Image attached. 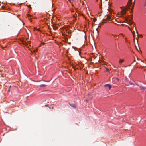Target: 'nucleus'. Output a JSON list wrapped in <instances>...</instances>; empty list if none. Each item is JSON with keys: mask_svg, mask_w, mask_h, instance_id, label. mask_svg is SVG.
<instances>
[{"mask_svg": "<svg viewBox=\"0 0 146 146\" xmlns=\"http://www.w3.org/2000/svg\"><path fill=\"white\" fill-rule=\"evenodd\" d=\"M132 2V0H129L128 3L127 5V8L122 9L121 12L122 15H124L126 13V10L130 8V7Z\"/></svg>", "mask_w": 146, "mask_h": 146, "instance_id": "obj_1", "label": "nucleus"}, {"mask_svg": "<svg viewBox=\"0 0 146 146\" xmlns=\"http://www.w3.org/2000/svg\"><path fill=\"white\" fill-rule=\"evenodd\" d=\"M45 81L42 80L41 81H38L39 82L38 83L39 86L40 87H46L47 86V85L45 84L44 83V82Z\"/></svg>", "mask_w": 146, "mask_h": 146, "instance_id": "obj_2", "label": "nucleus"}, {"mask_svg": "<svg viewBox=\"0 0 146 146\" xmlns=\"http://www.w3.org/2000/svg\"><path fill=\"white\" fill-rule=\"evenodd\" d=\"M126 21L128 22V23H129L130 25L131 24H133L134 25H135V24L134 22H132L130 19H128V18L127 17H126Z\"/></svg>", "mask_w": 146, "mask_h": 146, "instance_id": "obj_3", "label": "nucleus"}, {"mask_svg": "<svg viewBox=\"0 0 146 146\" xmlns=\"http://www.w3.org/2000/svg\"><path fill=\"white\" fill-rule=\"evenodd\" d=\"M104 86L105 87H108L110 90V89L111 88V85L109 84H106Z\"/></svg>", "mask_w": 146, "mask_h": 146, "instance_id": "obj_4", "label": "nucleus"}, {"mask_svg": "<svg viewBox=\"0 0 146 146\" xmlns=\"http://www.w3.org/2000/svg\"><path fill=\"white\" fill-rule=\"evenodd\" d=\"M69 104L72 107H73L74 108H76V105L75 104L73 103V104H70L69 103Z\"/></svg>", "mask_w": 146, "mask_h": 146, "instance_id": "obj_5", "label": "nucleus"}, {"mask_svg": "<svg viewBox=\"0 0 146 146\" xmlns=\"http://www.w3.org/2000/svg\"><path fill=\"white\" fill-rule=\"evenodd\" d=\"M140 89L141 90H145L146 89V87H143L142 86H141L139 87Z\"/></svg>", "mask_w": 146, "mask_h": 146, "instance_id": "obj_6", "label": "nucleus"}, {"mask_svg": "<svg viewBox=\"0 0 146 146\" xmlns=\"http://www.w3.org/2000/svg\"><path fill=\"white\" fill-rule=\"evenodd\" d=\"M106 20H108V19L110 20V19H111V17L110 16L108 15H106Z\"/></svg>", "mask_w": 146, "mask_h": 146, "instance_id": "obj_7", "label": "nucleus"}, {"mask_svg": "<svg viewBox=\"0 0 146 146\" xmlns=\"http://www.w3.org/2000/svg\"><path fill=\"white\" fill-rule=\"evenodd\" d=\"M124 61V60L123 59L122 60H120L119 62V63H121L123 62Z\"/></svg>", "mask_w": 146, "mask_h": 146, "instance_id": "obj_8", "label": "nucleus"}, {"mask_svg": "<svg viewBox=\"0 0 146 146\" xmlns=\"http://www.w3.org/2000/svg\"><path fill=\"white\" fill-rule=\"evenodd\" d=\"M144 6L146 8V0H145L144 3Z\"/></svg>", "mask_w": 146, "mask_h": 146, "instance_id": "obj_9", "label": "nucleus"}, {"mask_svg": "<svg viewBox=\"0 0 146 146\" xmlns=\"http://www.w3.org/2000/svg\"><path fill=\"white\" fill-rule=\"evenodd\" d=\"M106 69L107 72H108L109 73H110V72L109 71V69L108 68H106Z\"/></svg>", "mask_w": 146, "mask_h": 146, "instance_id": "obj_10", "label": "nucleus"}, {"mask_svg": "<svg viewBox=\"0 0 146 146\" xmlns=\"http://www.w3.org/2000/svg\"><path fill=\"white\" fill-rule=\"evenodd\" d=\"M131 85H134V86L136 85H137L136 83H131Z\"/></svg>", "mask_w": 146, "mask_h": 146, "instance_id": "obj_11", "label": "nucleus"}, {"mask_svg": "<svg viewBox=\"0 0 146 146\" xmlns=\"http://www.w3.org/2000/svg\"><path fill=\"white\" fill-rule=\"evenodd\" d=\"M93 21L94 22H95V21H96V18H94L93 19Z\"/></svg>", "mask_w": 146, "mask_h": 146, "instance_id": "obj_12", "label": "nucleus"}, {"mask_svg": "<svg viewBox=\"0 0 146 146\" xmlns=\"http://www.w3.org/2000/svg\"><path fill=\"white\" fill-rule=\"evenodd\" d=\"M11 86H10L9 89L7 90L8 92H10V91Z\"/></svg>", "mask_w": 146, "mask_h": 146, "instance_id": "obj_13", "label": "nucleus"}, {"mask_svg": "<svg viewBox=\"0 0 146 146\" xmlns=\"http://www.w3.org/2000/svg\"><path fill=\"white\" fill-rule=\"evenodd\" d=\"M134 30H135L136 31L137 33V34H138V32L137 31L135 27V29H134Z\"/></svg>", "mask_w": 146, "mask_h": 146, "instance_id": "obj_14", "label": "nucleus"}, {"mask_svg": "<svg viewBox=\"0 0 146 146\" xmlns=\"http://www.w3.org/2000/svg\"><path fill=\"white\" fill-rule=\"evenodd\" d=\"M135 61H136V60H135V59H134V60L131 63V64H133V63L134 62H135Z\"/></svg>", "mask_w": 146, "mask_h": 146, "instance_id": "obj_15", "label": "nucleus"}, {"mask_svg": "<svg viewBox=\"0 0 146 146\" xmlns=\"http://www.w3.org/2000/svg\"><path fill=\"white\" fill-rule=\"evenodd\" d=\"M133 37L134 38H135V34L133 33Z\"/></svg>", "mask_w": 146, "mask_h": 146, "instance_id": "obj_16", "label": "nucleus"}, {"mask_svg": "<svg viewBox=\"0 0 146 146\" xmlns=\"http://www.w3.org/2000/svg\"><path fill=\"white\" fill-rule=\"evenodd\" d=\"M37 50V49H36V50H33V52H36Z\"/></svg>", "mask_w": 146, "mask_h": 146, "instance_id": "obj_17", "label": "nucleus"}, {"mask_svg": "<svg viewBox=\"0 0 146 146\" xmlns=\"http://www.w3.org/2000/svg\"><path fill=\"white\" fill-rule=\"evenodd\" d=\"M96 30L97 31V34H98V28H97L96 29Z\"/></svg>", "mask_w": 146, "mask_h": 146, "instance_id": "obj_18", "label": "nucleus"}, {"mask_svg": "<svg viewBox=\"0 0 146 146\" xmlns=\"http://www.w3.org/2000/svg\"><path fill=\"white\" fill-rule=\"evenodd\" d=\"M128 28L131 31V29L130 28V27H129V26H128Z\"/></svg>", "mask_w": 146, "mask_h": 146, "instance_id": "obj_19", "label": "nucleus"}, {"mask_svg": "<svg viewBox=\"0 0 146 146\" xmlns=\"http://www.w3.org/2000/svg\"><path fill=\"white\" fill-rule=\"evenodd\" d=\"M132 33H133H133H134V34H135V31H133L132 32Z\"/></svg>", "mask_w": 146, "mask_h": 146, "instance_id": "obj_20", "label": "nucleus"}, {"mask_svg": "<svg viewBox=\"0 0 146 146\" xmlns=\"http://www.w3.org/2000/svg\"><path fill=\"white\" fill-rule=\"evenodd\" d=\"M116 80H117L118 81H119V79L118 78H116Z\"/></svg>", "mask_w": 146, "mask_h": 146, "instance_id": "obj_21", "label": "nucleus"}, {"mask_svg": "<svg viewBox=\"0 0 146 146\" xmlns=\"http://www.w3.org/2000/svg\"><path fill=\"white\" fill-rule=\"evenodd\" d=\"M31 5H30L28 6V7H29V8H31Z\"/></svg>", "mask_w": 146, "mask_h": 146, "instance_id": "obj_22", "label": "nucleus"}, {"mask_svg": "<svg viewBox=\"0 0 146 146\" xmlns=\"http://www.w3.org/2000/svg\"><path fill=\"white\" fill-rule=\"evenodd\" d=\"M45 106L46 107H49L48 106V104H46V105H45Z\"/></svg>", "mask_w": 146, "mask_h": 146, "instance_id": "obj_23", "label": "nucleus"}, {"mask_svg": "<svg viewBox=\"0 0 146 146\" xmlns=\"http://www.w3.org/2000/svg\"><path fill=\"white\" fill-rule=\"evenodd\" d=\"M49 108L50 109H51V108L52 109H53L54 108V107H49Z\"/></svg>", "mask_w": 146, "mask_h": 146, "instance_id": "obj_24", "label": "nucleus"}, {"mask_svg": "<svg viewBox=\"0 0 146 146\" xmlns=\"http://www.w3.org/2000/svg\"><path fill=\"white\" fill-rule=\"evenodd\" d=\"M136 48L137 50V51H139L138 49L137 48L136 46Z\"/></svg>", "mask_w": 146, "mask_h": 146, "instance_id": "obj_25", "label": "nucleus"}, {"mask_svg": "<svg viewBox=\"0 0 146 146\" xmlns=\"http://www.w3.org/2000/svg\"><path fill=\"white\" fill-rule=\"evenodd\" d=\"M134 3H133V5L132 7L133 9V6H134Z\"/></svg>", "mask_w": 146, "mask_h": 146, "instance_id": "obj_26", "label": "nucleus"}, {"mask_svg": "<svg viewBox=\"0 0 146 146\" xmlns=\"http://www.w3.org/2000/svg\"><path fill=\"white\" fill-rule=\"evenodd\" d=\"M129 84H130V85H131V83H132V82H131L130 81H129Z\"/></svg>", "mask_w": 146, "mask_h": 146, "instance_id": "obj_27", "label": "nucleus"}, {"mask_svg": "<svg viewBox=\"0 0 146 146\" xmlns=\"http://www.w3.org/2000/svg\"><path fill=\"white\" fill-rule=\"evenodd\" d=\"M132 16H131V17H129V18H131V19L132 18Z\"/></svg>", "mask_w": 146, "mask_h": 146, "instance_id": "obj_28", "label": "nucleus"}, {"mask_svg": "<svg viewBox=\"0 0 146 146\" xmlns=\"http://www.w3.org/2000/svg\"><path fill=\"white\" fill-rule=\"evenodd\" d=\"M103 21H106V19H103Z\"/></svg>", "mask_w": 146, "mask_h": 146, "instance_id": "obj_29", "label": "nucleus"}, {"mask_svg": "<svg viewBox=\"0 0 146 146\" xmlns=\"http://www.w3.org/2000/svg\"><path fill=\"white\" fill-rule=\"evenodd\" d=\"M28 17H30L31 16L30 15H28Z\"/></svg>", "mask_w": 146, "mask_h": 146, "instance_id": "obj_30", "label": "nucleus"}, {"mask_svg": "<svg viewBox=\"0 0 146 146\" xmlns=\"http://www.w3.org/2000/svg\"><path fill=\"white\" fill-rule=\"evenodd\" d=\"M139 63V62H137L136 63V64H138V63Z\"/></svg>", "mask_w": 146, "mask_h": 146, "instance_id": "obj_31", "label": "nucleus"}, {"mask_svg": "<svg viewBox=\"0 0 146 146\" xmlns=\"http://www.w3.org/2000/svg\"><path fill=\"white\" fill-rule=\"evenodd\" d=\"M137 60H139V59L138 58H137Z\"/></svg>", "mask_w": 146, "mask_h": 146, "instance_id": "obj_32", "label": "nucleus"}, {"mask_svg": "<svg viewBox=\"0 0 146 146\" xmlns=\"http://www.w3.org/2000/svg\"><path fill=\"white\" fill-rule=\"evenodd\" d=\"M131 12H133V10H132Z\"/></svg>", "mask_w": 146, "mask_h": 146, "instance_id": "obj_33", "label": "nucleus"}, {"mask_svg": "<svg viewBox=\"0 0 146 146\" xmlns=\"http://www.w3.org/2000/svg\"><path fill=\"white\" fill-rule=\"evenodd\" d=\"M138 48H139V50L140 49V48H139V46H138Z\"/></svg>", "mask_w": 146, "mask_h": 146, "instance_id": "obj_34", "label": "nucleus"}, {"mask_svg": "<svg viewBox=\"0 0 146 146\" xmlns=\"http://www.w3.org/2000/svg\"><path fill=\"white\" fill-rule=\"evenodd\" d=\"M136 68H139V67L138 66H137V67H136Z\"/></svg>", "mask_w": 146, "mask_h": 146, "instance_id": "obj_35", "label": "nucleus"}, {"mask_svg": "<svg viewBox=\"0 0 146 146\" xmlns=\"http://www.w3.org/2000/svg\"><path fill=\"white\" fill-rule=\"evenodd\" d=\"M144 70V71H146V69H145Z\"/></svg>", "mask_w": 146, "mask_h": 146, "instance_id": "obj_36", "label": "nucleus"}, {"mask_svg": "<svg viewBox=\"0 0 146 146\" xmlns=\"http://www.w3.org/2000/svg\"><path fill=\"white\" fill-rule=\"evenodd\" d=\"M98 27H100V26H98Z\"/></svg>", "mask_w": 146, "mask_h": 146, "instance_id": "obj_37", "label": "nucleus"}, {"mask_svg": "<svg viewBox=\"0 0 146 146\" xmlns=\"http://www.w3.org/2000/svg\"><path fill=\"white\" fill-rule=\"evenodd\" d=\"M139 36H141V37H142V36H141V35H139Z\"/></svg>", "mask_w": 146, "mask_h": 146, "instance_id": "obj_38", "label": "nucleus"}, {"mask_svg": "<svg viewBox=\"0 0 146 146\" xmlns=\"http://www.w3.org/2000/svg\"><path fill=\"white\" fill-rule=\"evenodd\" d=\"M43 44H44V43H43Z\"/></svg>", "mask_w": 146, "mask_h": 146, "instance_id": "obj_39", "label": "nucleus"}, {"mask_svg": "<svg viewBox=\"0 0 146 146\" xmlns=\"http://www.w3.org/2000/svg\"><path fill=\"white\" fill-rule=\"evenodd\" d=\"M72 1H74V0H72Z\"/></svg>", "mask_w": 146, "mask_h": 146, "instance_id": "obj_40", "label": "nucleus"}]
</instances>
